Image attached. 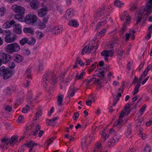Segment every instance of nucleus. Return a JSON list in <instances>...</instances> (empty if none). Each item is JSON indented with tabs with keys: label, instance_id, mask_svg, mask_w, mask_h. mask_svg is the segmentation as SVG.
Listing matches in <instances>:
<instances>
[{
	"label": "nucleus",
	"instance_id": "obj_1",
	"mask_svg": "<svg viewBox=\"0 0 152 152\" xmlns=\"http://www.w3.org/2000/svg\"><path fill=\"white\" fill-rule=\"evenodd\" d=\"M5 49L8 53L12 54L14 52H18L20 49V48L17 43H14L8 45Z\"/></svg>",
	"mask_w": 152,
	"mask_h": 152
},
{
	"label": "nucleus",
	"instance_id": "obj_2",
	"mask_svg": "<svg viewBox=\"0 0 152 152\" xmlns=\"http://www.w3.org/2000/svg\"><path fill=\"white\" fill-rule=\"evenodd\" d=\"M43 78V81L48 80L53 85L57 83V77L53 75V72H48L45 74Z\"/></svg>",
	"mask_w": 152,
	"mask_h": 152
},
{
	"label": "nucleus",
	"instance_id": "obj_3",
	"mask_svg": "<svg viewBox=\"0 0 152 152\" xmlns=\"http://www.w3.org/2000/svg\"><path fill=\"white\" fill-rule=\"evenodd\" d=\"M37 20V16L34 14H28L25 18V22L27 24L30 25L34 24Z\"/></svg>",
	"mask_w": 152,
	"mask_h": 152
},
{
	"label": "nucleus",
	"instance_id": "obj_4",
	"mask_svg": "<svg viewBox=\"0 0 152 152\" xmlns=\"http://www.w3.org/2000/svg\"><path fill=\"white\" fill-rule=\"evenodd\" d=\"M11 8L14 12L18 14H24L25 12V9L19 5L14 4L12 6Z\"/></svg>",
	"mask_w": 152,
	"mask_h": 152
},
{
	"label": "nucleus",
	"instance_id": "obj_5",
	"mask_svg": "<svg viewBox=\"0 0 152 152\" xmlns=\"http://www.w3.org/2000/svg\"><path fill=\"white\" fill-rule=\"evenodd\" d=\"M16 39V36L14 35H12L10 33L6 34L4 37V41L7 43L14 42Z\"/></svg>",
	"mask_w": 152,
	"mask_h": 152
},
{
	"label": "nucleus",
	"instance_id": "obj_6",
	"mask_svg": "<svg viewBox=\"0 0 152 152\" xmlns=\"http://www.w3.org/2000/svg\"><path fill=\"white\" fill-rule=\"evenodd\" d=\"M36 42L34 38H32L31 41H30L28 38H23L20 40L19 42L21 45H24L26 43L29 45H33Z\"/></svg>",
	"mask_w": 152,
	"mask_h": 152
},
{
	"label": "nucleus",
	"instance_id": "obj_7",
	"mask_svg": "<svg viewBox=\"0 0 152 152\" xmlns=\"http://www.w3.org/2000/svg\"><path fill=\"white\" fill-rule=\"evenodd\" d=\"M14 74V72L9 69H7L5 73L3 76L4 80H7L11 77Z\"/></svg>",
	"mask_w": 152,
	"mask_h": 152
},
{
	"label": "nucleus",
	"instance_id": "obj_8",
	"mask_svg": "<svg viewBox=\"0 0 152 152\" xmlns=\"http://www.w3.org/2000/svg\"><path fill=\"white\" fill-rule=\"evenodd\" d=\"M13 31L17 34H20L22 33L21 26L19 24L14 25L13 26Z\"/></svg>",
	"mask_w": 152,
	"mask_h": 152
},
{
	"label": "nucleus",
	"instance_id": "obj_9",
	"mask_svg": "<svg viewBox=\"0 0 152 152\" xmlns=\"http://www.w3.org/2000/svg\"><path fill=\"white\" fill-rule=\"evenodd\" d=\"M104 13L102 11L97 12L95 16V21H97L98 20H104Z\"/></svg>",
	"mask_w": 152,
	"mask_h": 152
},
{
	"label": "nucleus",
	"instance_id": "obj_10",
	"mask_svg": "<svg viewBox=\"0 0 152 152\" xmlns=\"http://www.w3.org/2000/svg\"><path fill=\"white\" fill-rule=\"evenodd\" d=\"M48 8L46 7H43L38 10V15L40 17L45 16L47 14V11Z\"/></svg>",
	"mask_w": 152,
	"mask_h": 152
},
{
	"label": "nucleus",
	"instance_id": "obj_11",
	"mask_svg": "<svg viewBox=\"0 0 152 152\" xmlns=\"http://www.w3.org/2000/svg\"><path fill=\"white\" fill-rule=\"evenodd\" d=\"M3 58H0L1 61L2 63L6 64L11 59L10 56L6 53H4L3 55Z\"/></svg>",
	"mask_w": 152,
	"mask_h": 152
},
{
	"label": "nucleus",
	"instance_id": "obj_12",
	"mask_svg": "<svg viewBox=\"0 0 152 152\" xmlns=\"http://www.w3.org/2000/svg\"><path fill=\"white\" fill-rule=\"evenodd\" d=\"M74 14V10L72 8L68 9L65 14L66 18H69L72 17Z\"/></svg>",
	"mask_w": 152,
	"mask_h": 152
},
{
	"label": "nucleus",
	"instance_id": "obj_13",
	"mask_svg": "<svg viewBox=\"0 0 152 152\" xmlns=\"http://www.w3.org/2000/svg\"><path fill=\"white\" fill-rule=\"evenodd\" d=\"M77 89L75 88L74 86H71L70 87L68 92V98H70L69 95L71 97H73L75 95V93L76 92Z\"/></svg>",
	"mask_w": 152,
	"mask_h": 152
},
{
	"label": "nucleus",
	"instance_id": "obj_14",
	"mask_svg": "<svg viewBox=\"0 0 152 152\" xmlns=\"http://www.w3.org/2000/svg\"><path fill=\"white\" fill-rule=\"evenodd\" d=\"M30 5L33 9L36 10L39 8V4L37 0H33L30 2Z\"/></svg>",
	"mask_w": 152,
	"mask_h": 152
},
{
	"label": "nucleus",
	"instance_id": "obj_15",
	"mask_svg": "<svg viewBox=\"0 0 152 152\" xmlns=\"http://www.w3.org/2000/svg\"><path fill=\"white\" fill-rule=\"evenodd\" d=\"M63 30L62 27H55L51 30V31L53 34H57L61 33Z\"/></svg>",
	"mask_w": 152,
	"mask_h": 152
},
{
	"label": "nucleus",
	"instance_id": "obj_16",
	"mask_svg": "<svg viewBox=\"0 0 152 152\" xmlns=\"http://www.w3.org/2000/svg\"><path fill=\"white\" fill-rule=\"evenodd\" d=\"M23 60V57L20 55L17 54L14 56V61L18 63L21 62Z\"/></svg>",
	"mask_w": 152,
	"mask_h": 152
},
{
	"label": "nucleus",
	"instance_id": "obj_17",
	"mask_svg": "<svg viewBox=\"0 0 152 152\" xmlns=\"http://www.w3.org/2000/svg\"><path fill=\"white\" fill-rule=\"evenodd\" d=\"M118 46H119V47H121V45H119V44L116 41H113L110 44H109V45L108 46V48H113L114 46L116 47V50H118L119 49V48H118Z\"/></svg>",
	"mask_w": 152,
	"mask_h": 152
},
{
	"label": "nucleus",
	"instance_id": "obj_18",
	"mask_svg": "<svg viewBox=\"0 0 152 152\" xmlns=\"http://www.w3.org/2000/svg\"><path fill=\"white\" fill-rule=\"evenodd\" d=\"M68 24L70 26L75 27H77L79 26V24L77 21L74 19L70 20L69 21Z\"/></svg>",
	"mask_w": 152,
	"mask_h": 152
},
{
	"label": "nucleus",
	"instance_id": "obj_19",
	"mask_svg": "<svg viewBox=\"0 0 152 152\" xmlns=\"http://www.w3.org/2000/svg\"><path fill=\"white\" fill-rule=\"evenodd\" d=\"M132 126L130 124H129L127 126V132L126 135V137L128 138H129L131 137L130 134H131V129Z\"/></svg>",
	"mask_w": 152,
	"mask_h": 152
},
{
	"label": "nucleus",
	"instance_id": "obj_20",
	"mask_svg": "<svg viewBox=\"0 0 152 152\" xmlns=\"http://www.w3.org/2000/svg\"><path fill=\"white\" fill-rule=\"evenodd\" d=\"M107 53L108 54L109 56H113L114 53V50H104L102 51L101 53V55H104V53Z\"/></svg>",
	"mask_w": 152,
	"mask_h": 152
},
{
	"label": "nucleus",
	"instance_id": "obj_21",
	"mask_svg": "<svg viewBox=\"0 0 152 152\" xmlns=\"http://www.w3.org/2000/svg\"><path fill=\"white\" fill-rule=\"evenodd\" d=\"M18 137L15 136H13L11 137V139H10V144L12 145L13 143H15L18 141Z\"/></svg>",
	"mask_w": 152,
	"mask_h": 152
},
{
	"label": "nucleus",
	"instance_id": "obj_22",
	"mask_svg": "<svg viewBox=\"0 0 152 152\" xmlns=\"http://www.w3.org/2000/svg\"><path fill=\"white\" fill-rule=\"evenodd\" d=\"M24 14H21L20 13H18L15 15V19H18L19 21L21 22L23 21V15Z\"/></svg>",
	"mask_w": 152,
	"mask_h": 152
},
{
	"label": "nucleus",
	"instance_id": "obj_23",
	"mask_svg": "<svg viewBox=\"0 0 152 152\" xmlns=\"http://www.w3.org/2000/svg\"><path fill=\"white\" fill-rule=\"evenodd\" d=\"M143 13V12H141V11H140L138 13V14L137 16V21L135 24V25H137L141 20Z\"/></svg>",
	"mask_w": 152,
	"mask_h": 152
},
{
	"label": "nucleus",
	"instance_id": "obj_24",
	"mask_svg": "<svg viewBox=\"0 0 152 152\" xmlns=\"http://www.w3.org/2000/svg\"><path fill=\"white\" fill-rule=\"evenodd\" d=\"M23 30L25 33H29L31 34H34V31L32 28H30L24 27Z\"/></svg>",
	"mask_w": 152,
	"mask_h": 152
},
{
	"label": "nucleus",
	"instance_id": "obj_25",
	"mask_svg": "<svg viewBox=\"0 0 152 152\" xmlns=\"http://www.w3.org/2000/svg\"><path fill=\"white\" fill-rule=\"evenodd\" d=\"M121 137V136L119 134H116L113 137V143H116L118 142Z\"/></svg>",
	"mask_w": 152,
	"mask_h": 152
},
{
	"label": "nucleus",
	"instance_id": "obj_26",
	"mask_svg": "<svg viewBox=\"0 0 152 152\" xmlns=\"http://www.w3.org/2000/svg\"><path fill=\"white\" fill-rule=\"evenodd\" d=\"M114 4L117 7L120 8L124 4V3L119 0H116L114 2Z\"/></svg>",
	"mask_w": 152,
	"mask_h": 152
},
{
	"label": "nucleus",
	"instance_id": "obj_27",
	"mask_svg": "<svg viewBox=\"0 0 152 152\" xmlns=\"http://www.w3.org/2000/svg\"><path fill=\"white\" fill-rule=\"evenodd\" d=\"M148 32L147 35L145 37V39H148L151 38V33L152 32V25H151L148 28Z\"/></svg>",
	"mask_w": 152,
	"mask_h": 152
},
{
	"label": "nucleus",
	"instance_id": "obj_28",
	"mask_svg": "<svg viewBox=\"0 0 152 152\" xmlns=\"http://www.w3.org/2000/svg\"><path fill=\"white\" fill-rule=\"evenodd\" d=\"M63 95H60V96H58L57 98V103L58 106L62 105V104Z\"/></svg>",
	"mask_w": 152,
	"mask_h": 152
},
{
	"label": "nucleus",
	"instance_id": "obj_29",
	"mask_svg": "<svg viewBox=\"0 0 152 152\" xmlns=\"http://www.w3.org/2000/svg\"><path fill=\"white\" fill-rule=\"evenodd\" d=\"M38 26L39 28L40 29H44L45 28L46 25L45 23L41 21H39L38 23Z\"/></svg>",
	"mask_w": 152,
	"mask_h": 152
},
{
	"label": "nucleus",
	"instance_id": "obj_30",
	"mask_svg": "<svg viewBox=\"0 0 152 152\" xmlns=\"http://www.w3.org/2000/svg\"><path fill=\"white\" fill-rule=\"evenodd\" d=\"M88 46H86L82 50L81 54L82 55H84L85 53H89L88 50Z\"/></svg>",
	"mask_w": 152,
	"mask_h": 152
},
{
	"label": "nucleus",
	"instance_id": "obj_31",
	"mask_svg": "<svg viewBox=\"0 0 152 152\" xmlns=\"http://www.w3.org/2000/svg\"><path fill=\"white\" fill-rule=\"evenodd\" d=\"M126 28L127 26L126 23L124 24L122 28L120 31V34L121 35H122L124 33Z\"/></svg>",
	"mask_w": 152,
	"mask_h": 152
},
{
	"label": "nucleus",
	"instance_id": "obj_32",
	"mask_svg": "<svg viewBox=\"0 0 152 152\" xmlns=\"http://www.w3.org/2000/svg\"><path fill=\"white\" fill-rule=\"evenodd\" d=\"M7 69L4 66H2L0 68V76H3Z\"/></svg>",
	"mask_w": 152,
	"mask_h": 152
},
{
	"label": "nucleus",
	"instance_id": "obj_33",
	"mask_svg": "<svg viewBox=\"0 0 152 152\" xmlns=\"http://www.w3.org/2000/svg\"><path fill=\"white\" fill-rule=\"evenodd\" d=\"M31 70L29 69L27 70L25 74V76L26 77V78H29L30 79L31 78V76L30 74Z\"/></svg>",
	"mask_w": 152,
	"mask_h": 152
},
{
	"label": "nucleus",
	"instance_id": "obj_34",
	"mask_svg": "<svg viewBox=\"0 0 152 152\" xmlns=\"http://www.w3.org/2000/svg\"><path fill=\"white\" fill-rule=\"evenodd\" d=\"M40 129V126L39 125H37L35 128V129L34 131H33V135L35 136L37 134L38 132Z\"/></svg>",
	"mask_w": 152,
	"mask_h": 152
},
{
	"label": "nucleus",
	"instance_id": "obj_35",
	"mask_svg": "<svg viewBox=\"0 0 152 152\" xmlns=\"http://www.w3.org/2000/svg\"><path fill=\"white\" fill-rule=\"evenodd\" d=\"M25 145L27 146L28 147L32 146L33 147L34 146L37 145V144H36L35 142L32 140L30 141L28 143H26Z\"/></svg>",
	"mask_w": 152,
	"mask_h": 152
},
{
	"label": "nucleus",
	"instance_id": "obj_36",
	"mask_svg": "<svg viewBox=\"0 0 152 152\" xmlns=\"http://www.w3.org/2000/svg\"><path fill=\"white\" fill-rule=\"evenodd\" d=\"M84 74L85 73L84 72H82L80 75H79L78 74H77L75 76V80L81 79L84 75Z\"/></svg>",
	"mask_w": 152,
	"mask_h": 152
},
{
	"label": "nucleus",
	"instance_id": "obj_37",
	"mask_svg": "<svg viewBox=\"0 0 152 152\" xmlns=\"http://www.w3.org/2000/svg\"><path fill=\"white\" fill-rule=\"evenodd\" d=\"M42 114V113L41 110H39L37 113H36L35 116L34 118L35 120H36L37 119V118H38Z\"/></svg>",
	"mask_w": 152,
	"mask_h": 152
},
{
	"label": "nucleus",
	"instance_id": "obj_38",
	"mask_svg": "<svg viewBox=\"0 0 152 152\" xmlns=\"http://www.w3.org/2000/svg\"><path fill=\"white\" fill-rule=\"evenodd\" d=\"M37 34L36 37L38 39H41L44 36V34L41 32L37 31L36 32Z\"/></svg>",
	"mask_w": 152,
	"mask_h": 152
},
{
	"label": "nucleus",
	"instance_id": "obj_39",
	"mask_svg": "<svg viewBox=\"0 0 152 152\" xmlns=\"http://www.w3.org/2000/svg\"><path fill=\"white\" fill-rule=\"evenodd\" d=\"M1 142L3 143L6 144L7 145L10 143V139L7 138H5L2 139Z\"/></svg>",
	"mask_w": 152,
	"mask_h": 152
},
{
	"label": "nucleus",
	"instance_id": "obj_40",
	"mask_svg": "<svg viewBox=\"0 0 152 152\" xmlns=\"http://www.w3.org/2000/svg\"><path fill=\"white\" fill-rule=\"evenodd\" d=\"M97 149H99V150H101L102 149L101 144L98 142H97L96 143V148L95 149L94 151V152H95L96 151H97Z\"/></svg>",
	"mask_w": 152,
	"mask_h": 152
},
{
	"label": "nucleus",
	"instance_id": "obj_41",
	"mask_svg": "<svg viewBox=\"0 0 152 152\" xmlns=\"http://www.w3.org/2000/svg\"><path fill=\"white\" fill-rule=\"evenodd\" d=\"M86 83H87L86 86H88L89 83H91V82L92 81H94V83L96 82V78L95 77H93L90 80H86Z\"/></svg>",
	"mask_w": 152,
	"mask_h": 152
},
{
	"label": "nucleus",
	"instance_id": "obj_42",
	"mask_svg": "<svg viewBox=\"0 0 152 152\" xmlns=\"http://www.w3.org/2000/svg\"><path fill=\"white\" fill-rule=\"evenodd\" d=\"M6 11V9L4 7H1L0 9V15L2 16L4 15Z\"/></svg>",
	"mask_w": 152,
	"mask_h": 152
},
{
	"label": "nucleus",
	"instance_id": "obj_43",
	"mask_svg": "<svg viewBox=\"0 0 152 152\" xmlns=\"http://www.w3.org/2000/svg\"><path fill=\"white\" fill-rule=\"evenodd\" d=\"M76 62L80 65L81 66H83L84 65V63L79 58H78L76 60Z\"/></svg>",
	"mask_w": 152,
	"mask_h": 152
},
{
	"label": "nucleus",
	"instance_id": "obj_44",
	"mask_svg": "<svg viewBox=\"0 0 152 152\" xmlns=\"http://www.w3.org/2000/svg\"><path fill=\"white\" fill-rule=\"evenodd\" d=\"M109 134H106L105 133H104V132L102 134V136L103 138L104 139V141H105L107 139L109 136Z\"/></svg>",
	"mask_w": 152,
	"mask_h": 152
},
{
	"label": "nucleus",
	"instance_id": "obj_45",
	"mask_svg": "<svg viewBox=\"0 0 152 152\" xmlns=\"http://www.w3.org/2000/svg\"><path fill=\"white\" fill-rule=\"evenodd\" d=\"M123 122V120L121 118H119L118 121V122H116L115 123L114 126L115 127H117V126H118L119 124H121V123H122Z\"/></svg>",
	"mask_w": 152,
	"mask_h": 152
},
{
	"label": "nucleus",
	"instance_id": "obj_46",
	"mask_svg": "<svg viewBox=\"0 0 152 152\" xmlns=\"http://www.w3.org/2000/svg\"><path fill=\"white\" fill-rule=\"evenodd\" d=\"M119 99L118 97V95H117L116 96V99H113V102L112 104L113 105L115 106L117 103V102L119 100Z\"/></svg>",
	"mask_w": 152,
	"mask_h": 152
},
{
	"label": "nucleus",
	"instance_id": "obj_47",
	"mask_svg": "<svg viewBox=\"0 0 152 152\" xmlns=\"http://www.w3.org/2000/svg\"><path fill=\"white\" fill-rule=\"evenodd\" d=\"M2 27L3 28H6L10 27L9 24L8 23V22H7L4 23L3 26Z\"/></svg>",
	"mask_w": 152,
	"mask_h": 152
},
{
	"label": "nucleus",
	"instance_id": "obj_48",
	"mask_svg": "<svg viewBox=\"0 0 152 152\" xmlns=\"http://www.w3.org/2000/svg\"><path fill=\"white\" fill-rule=\"evenodd\" d=\"M99 72V71H98ZM99 75H100V77H101V80H103L104 78V74L105 73L104 71L103 70L101 72H99Z\"/></svg>",
	"mask_w": 152,
	"mask_h": 152
},
{
	"label": "nucleus",
	"instance_id": "obj_49",
	"mask_svg": "<svg viewBox=\"0 0 152 152\" xmlns=\"http://www.w3.org/2000/svg\"><path fill=\"white\" fill-rule=\"evenodd\" d=\"M137 8V6L134 5H133L129 9V10L130 12L134 11Z\"/></svg>",
	"mask_w": 152,
	"mask_h": 152
},
{
	"label": "nucleus",
	"instance_id": "obj_50",
	"mask_svg": "<svg viewBox=\"0 0 152 152\" xmlns=\"http://www.w3.org/2000/svg\"><path fill=\"white\" fill-rule=\"evenodd\" d=\"M79 115V113L78 112H76L74 114L73 118L74 120H76L77 119V118L78 117Z\"/></svg>",
	"mask_w": 152,
	"mask_h": 152
},
{
	"label": "nucleus",
	"instance_id": "obj_51",
	"mask_svg": "<svg viewBox=\"0 0 152 152\" xmlns=\"http://www.w3.org/2000/svg\"><path fill=\"white\" fill-rule=\"evenodd\" d=\"M5 111H8L9 112H10L12 110V108L10 106L7 105L5 107Z\"/></svg>",
	"mask_w": 152,
	"mask_h": 152
},
{
	"label": "nucleus",
	"instance_id": "obj_52",
	"mask_svg": "<svg viewBox=\"0 0 152 152\" xmlns=\"http://www.w3.org/2000/svg\"><path fill=\"white\" fill-rule=\"evenodd\" d=\"M9 66L10 68H14L15 66V65L14 62H10L9 64Z\"/></svg>",
	"mask_w": 152,
	"mask_h": 152
},
{
	"label": "nucleus",
	"instance_id": "obj_53",
	"mask_svg": "<svg viewBox=\"0 0 152 152\" xmlns=\"http://www.w3.org/2000/svg\"><path fill=\"white\" fill-rule=\"evenodd\" d=\"M113 140L112 139L111 142H109L108 143V145L109 146V147L110 148L112 147L113 146H114L115 145V143H113Z\"/></svg>",
	"mask_w": 152,
	"mask_h": 152
},
{
	"label": "nucleus",
	"instance_id": "obj_54",
	"mask_svg": "<svg viewBox=\"0 0 152 152\" xmlns=\"http://www.w3.org/2000/svg\"><path fill=\"white\" fill-rule=\"evenodd\" d=\"M131 107L130 104L129 103H127L125 105L124 110L125 111H127V110L129 109Z\"/></svg>",
	"mask_w": 152,
	"mask_h": 152
},
{
	"label": "nucleus",
	"instance_id": "obj_55",
	"mask_svg": "<svg viewBox=\"0 0 152 152\" xmlns=\"http://www.w3.org/2000/svg\"><path fill=\"white\" fill-rule=\"evenodd\" d=\"M23 101V99H21L20 98H19V99L17 100L16 102V104L18 105H19L21 104Z\"/></svg>",
	"mask_w": 152,
	"mask_h": 152
},
{
	"label": "nucleus",
	"instance_id": "obj_56",
	"mask_svg": "<svg viewBox=\"0 0 152 152\" xmlns=\"http://www.w3.org/2000/svg\"><path fill=\"white\" fill-rule=\"evenodd\" d=\"M24 53L25 54L27 55H29L30 53V52L28 49H25L24 50Z\"/></svg>",
	"mask_w": 152,
	"mask_h": 152
},
{
	"label": "nucleus",
	"instance_id": "obj_57",
	"mask_svg": "<svg viewBox=\"0 0 152 152\" xmlns=\"http://www.w3.org/2000/svg\"><path fill=\"white\" fill-rule=\"evenodd\" d=\"M118 55L121 56L122 57V55L124 53V51L123 50H120L119 49L118 50Z\"/></svg>",
	"mask_w": 152,
	"mask_h": 152
},
{
	"label": "nucleus",
	"instance_id": "obj_58",
	"mask_svg": "<svg viewBox=\"0 0 152 152\" xmlns=\"http://www.w3.org/2000/svg\"><path fill=\"white\" fill-rule=\"evenodd\" d=\"M144 150L146 152H150L151 151L150 147L148 145H147Z\"/></svg>",
	"mask_w": 152,
	"mask_h": 152
},
{
	"label": "nucleus",
	"instance_id": "obj_59",
	"mask_svg": "<svg viewBox=\"0 0 152 152\" xmlns=\"http://www.w3.org/2000/svg\"><path fill=\"white\" fill-rule=\"evenodd\" d=\"M104 55H102L103 56H104V59H105V60L106 61H107L108 60V57H109V56L108 54H107V53H105L104 54Z\"/></svg>",
	"mask_w": 152,
	"mask_h": 152
},
{
	"label": "nucleus",
	"instance_id": "obj_60",
	"mask_svg": "<svg viewBox=\"0 0 152 152\" xmlns=\"http://www.w3.org/2000/svg\"><path fill=\"white\" fill-rule=\"evenodd\" d=\"M96 67V64H92L91 67V68H90V69H89V71L90 72H91L92 71H93L94 70V69Z\"/></svg>",
	"mask_w": 152,
	"mask_h": 152
},
{
	"label": "nucleus",
	"instance_id": "obj_61",
	"mask_svg": "<svg viewBox=\"0 0 152 152\" xmlns=\"http://www.w3.org/2000/svg\"><path fill=\"white\" fill-rule=\"evenodd\" d=\"M15 23V22L13 20H11L10 22H8V23L9 24L10 27H11L12 25L13 26L14 25L16 24Z\"/></svg>",
	"mask_w": 152,
	"mask_h": 152
},
{
	"label": "nucleus",
	"instance_id": "obj_62",
	"mask_svg": "<svg viewBox=\"0 0 152 152\" xmlns=\"http://www.w3.org/2000/svg\"><path fill=\"white\" fill-rule=\"evenodd\" d=\"M92 103V101L91 100H87L86 102V104L87 105L90 106L91 104Z\"/></svg>",
	"mask_w": 152,
	"mask_h": 152
},
{
	"label": "nucleus",
	"instance_id": "obj_63",
	"mask_svg": "<svg viewBox=\"0 0 152 152\" xmlns=\"http://www.w3.org/2000/svg\"><path fill=\"white\" fill-rule=\"evenodd\" d=\"M131 36L129 33H127L125 34L126 40V41L128 40L130 38V36Z\"/></svg>",
	"mask_w": 152,
	"mask_h": 152
},
{
	"label": "nucleus",
	"instance_id": "obj_64",
	"mask_svg": "<svg viewBox=\"0 0 152 152\" xmlns=\"http://www.w3.org/2000/svg\"><path fill=\"white\" fill-rule=\"evenodd\" d=\"M140 135L141 137L142 140H145L146 137L147 135L145 134H139Z\"/></svg>",
	"mask_w": 152,
	"mask_h": 152
}]
</instances>
